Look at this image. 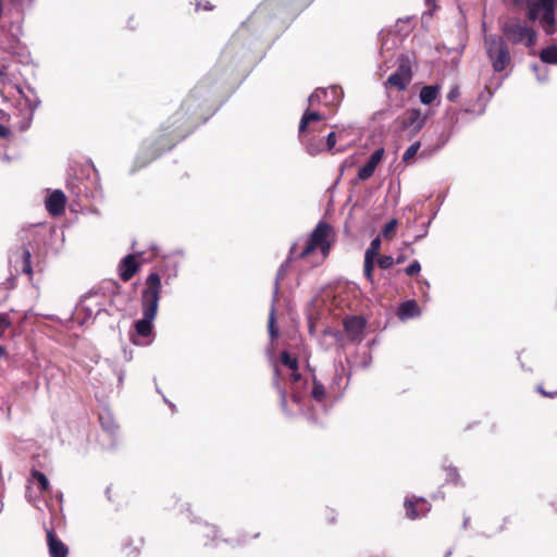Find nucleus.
Masks as SVG:
<instances>
[{
  "mask_svg": "<svg viewBox=\"0 0 557 557\" xmlns=\"http://www.w3.org/2000/svg\"><path fill=\"white\" fill-rule=\"evenodd\" d=\"M420 271H421V265H420L419 261H417V260H414L412 263H410L405 269V273L408 276H414V275L419 274Z\"/></svg>",
  "mask_w": 557,
  "mask_h": 557,
  "instance_id": "37",
  "label": "nucleus"
},
{
  "mask_svg": "<svg viewBox=\"0 0 557 557\" xmlns=\"http://www.w3.org/2000/svg\"><path fill=\"white\" fill-rule=\"evenodd\" d=\"M380 248H381V238L375 237L374 239H372L369 248L366 250L364 257L375 259L379 255Z\"/></svg>",
  "mask_w": 557,
  "mask_h": 557,
  "instance_id": "27",
  "label": "nucleus"
},
{
  "mask_svg": "<svg viewBox=\"0 0 557 557\" xmlns=\"http://www.w3.org/2000/svg\"><path fill=\"white\" fill-rule=\"evenodd\" d=\"M140 269V263L136 255H127L124 257L119 265L120 278L123 282H128Z\"/></svg>",
  "mask_w": 557,
  "mask_h": 557,
  "instance_id": "10",
  "label": "nucleus"
},
{
  "mask_svg": "<svg viewBox=\"0 0 557 557\" xmlns=\"http://www.w3.org/2000/svg\"><path fill=\"white\" fill-rule=\"evenodd\" d=\"M337 137H339V138L343 137L342 131L338 133H335V132L330 133L326 137V141L324 143V149H326L327 151H332L336 145Z\"/></svg>",
  "mask_w": 557,
  "mask_h": 557,
  "instance_id": "32",
  "label": "nucleus"
},
{
  "mask_svg": "<svg viewBox=\"0 0 557 557\" xmlns=\"http://www.w3.org/2000/svg\"><path fill=\"white\" fill-rule=\"evenodd\" d=\"M450 555V553L447 554V557Z\"/></svg>",
  "mask_w": 557,
  "mask_h": 557,
  "instance_id": "48",
  "label": "nucleus"
},
{
  "mask_svg": "<svg viewBox=\"0 0 557 557\" xmlns=\"http://www.w3.org/2000/svg\"><path fill=\"white\" fill-rule=\"evenodd\" d=\"M324 120V115H322L319 112L306 110L301 116L300 123H299V129L298 135L304 136L306 132H314L318 131L313 124L321 122Z\"/></svg>",
  "mask_w": 557,
  "mask_h": 557,
  "instance_id": "13",
  "label": "nucleus"
},
{
  "mask_svg": "<svg viewBox=\"0 0 557 557\" xmlns=\"http://www.w3.org/2000/svg\"><path fill=\"white\" fill-rule=\"evenodd\" d=\"M444 471L446 474L445 481L447 483H451L455 485L460 483V474L456 467H451V466L444 467Z\"/></svg>",
  "mask_w": 557,
  "mask_h": 557,
  "instance_id": "25",
  "label": "nucleus"
},
{
  "mask_svg": "<svg viewBox=\"0 0 557 557\" xmlns=\"http://www.w3.org/2000/svg\"><path fill=\"white\" fill-rule=\"evenodd\" d=\"M144 541L138 539L136 541L131 540L124 544L121 549L122 557H138L140 554V549Z\"/></svg>",
  "mask_w": 557,
  "mask_h": 557,
  "instance_id": "19",
  "label": "nucleus"
},
{
  "mask_svg": "<svg viewBox=\"0 0 557 557\" xmlns=\"http://www.w3.org/2000/svg\"><path fill=\"white\" fill-rule=\"evenodd\" d=\"M484 50L495 73H502L512 67V59L506 39L497 34L484 37Z\"/></svg>",
  "mask_w": 557,
  "mask_h": 557,
  "instance_id": "3",
  "label": "nucleus"
},
{
  "mask_svg": "<svg viewBox=\"0 0 557 557\" xmlns=\"http://www.w3.org/2000/svg\"><path fill=\"white\" fill-rule=\"evenodd\" d=\"M500 30L506 41L512 45L523 44L525 47L531 48L536 44V32L523 24L519 18H510L503 23Z\"/></svg>",
  "mask_w": 557,
  "mask_h": 557,
  "instance_id": "6",
  "label": "nucleus"
},
{
  "mask_svg": "<svg viewBox=\"0 0 557 557\" xmlns=\"http://www.w3.org/2000/svg\"><path fill=\"white\" fill-rule=\"evenodd\" d=\"M398 65L394 73H392L386 81V85L397 90H405L412 79L411 62L408 57L400 55L398 58Z\"/></svg>",
  "mask_w": 557,
  "mask_h": 557,
  "instance_id": "8",
  "label": "nucleus"
},
{
  "mask_svg": "<svg viewBox=\"0 0 557 557\" xmlns=\"http://www.w3.org/2000/svg\"><path fill=\"white\" fill-rule=\"evenodd\" d=\"M5 354V349L3 346L0 345V357H2Z\"/></svg>",
  "mask_w": 557,
  "mask_h": 557,
  "instance_id": "46",
  "label": "nucleus"
},
{
  "mask_svg": "<svg viewBox=\"0 0 557 557\" xmlns=\"http://www.w3.org/2000/svg\"><path fill=\"white\" fill-rule=\"evenodd\" d=\"M536 392L543 397L557 398V386H550L548 389L545 388L544 384L540 383L536 385Z\"/></svg>",
  "mask_w": 557,
  "mask_h": 557,
  "instance_id": "31",
  "label": "nucleus"
},
{
  "mask_svg": "<svg viewBox=\"0 0 557 557\" xmlns=\"http://www.w3.org/2000/svg\"><path fill=\"white\" fill-rule=\"evenodd\" d=\"M15 263L21 261V270L23 273L27 274L29 277L33 275V269L30 264L32 253L29 248L26 245H22L14 252Z\"/></svg>",
  "mask_w": 557,
  "mask_h": 557,
  "instance_id": "14",
  "label": "nucleus"
},
{
  "mask_svg": "<svg viewBox=\"0 0 557 557\" xmlns=\"http://www.w3.org/2000/svg\"><path fill=\"white\" fill-rule=\"evenodd\" d=\"M419 308L414 300H408L400 305L399 315L401 318H411L418 314Z\"/></svg>",
  "mask_w": 557,
  "mask_h": 557,
  "instance_id": "22",
  "label": "nucleus"
},
{
  "mask_svg": "<svg viewBox=\"0 0 557 557\" xmlns=\"http://www.w3.org/2000/svg\"><path fill=\"white\" fill-rule=\"evenodd\" d=\"M383 154H384V149L383 148H379L376 149L372 154L371 157L369 158L368 162L370 164H372L374 168L377 166V164L381 162L382 158H383Z\"/></svg>",
  "mask_w": 557,
  "mask_h": 557,
  "instance_id": "35",
  "label": "nucleus"
},
{
  "mask_svg": "<svg viewBox=\"0 0 557 557\" xmlns=\"http://www.w3.org/2000/svg\"><path fill=\"white\" fill-rule=\"evenodd\" d=\"M131 341L135 344V345H138V341L135 338L134 335H131Z\"/></svg>",
  "mask_w": 557,
  "mask_h": 557,
  "instance_id": "45",
  "label": "nucleus"
},
{
  "mask_svg": "<svg viewBox=\"0 0 557 557\" xmlns=\"http://www.w3.org/2000/svg\"><path fill=\"white\" fill-rule=\"evenodd\" d=\"M66 197L62 190L52 191L46 199V209L48 212L55 216L64 212Z\"/></svg>",
  "mask_w": 557,
  "mask_h": 557,
  "instance_id": "11",
  "label": "nucleus"
},
{
  "mask_svg": "<svg viewBox=\"0 0 557 557\" xmlns=\"http://www.w3.org/2000/svg\"><path fill=\"white\" fill-rule=\"evenodd\" d=\"M376 168H374L372 164H370L368 161L366 162V164H363L359 171H358V177L361 180V181H366L368 178H370L374 171H375Z\"/></svg>",
  "mask_w": 557,
  "mask_h": 557,
  "instance_id": "30",
  "label": "nucleus"
},
{
  "mask_svg": "<svg viewBox=\"0 0 557 557\" xmlns=\"http://www.w3.org/2000/svg\"><path fill=\"white\" fill-rule=\"evenodd\" d=\"M280 360L283 366L287 367L290 370V381L293 383H297L301 380V374L298 371V360L296 357H293L288 351L284 350L281 352Z\"/></svg>",
  "mask_w": 557,
  "mask_h": 557,
  "instance_id": "16",
  "label": "nucleus"
},
{
  "mask_svg": "<svg viewBox=\"0 0 557 557\" xmlns=\"http://www.w3.org/2000/svg\"><path fill=\"white\" fill-rule=\"evenodd\" d=\"M11 134L10 129L4 125L0 124V138H7Z\"/></svg>",
  "mask_w": 557,
  "mask_h": 557,
  "instance_id": "41",
  "label": "nucleus"
},
{
  "mask_svg": "<svg viewBox=\"0 0 557 557\" xmlns=\"http://www.w3.org/2000/svg\"><path fill=\"white\" fill-rule=\"evenodd\" d=\"M366 322L361 317H350L344 321V327L347 333L358 336L362 333Z\"/></svg>",
  "mask_w": 557,
  "mask_h": 557,
  "instance_id": "18",
  "label": "nucleus"
},
{
  "mask_svg": "<svg viewBox=\"0 0 557 557\" xmlns=\"http://www.w3.org/2000/svg\"><path fill=\"white\" fill-rule=\"evenodd\" d=\"M161 276L157 272H151L145 281V288L141 292L143 318L135 322L136 335L148 337L152 334L153 321L158 313Z\"/></svg>",
  "mask_w": 557,
  "mask_h": 557,
  "instance_id": "2",
  "label": "nucleus"
},
{
  "mask_svg": "<svg viewBox=\"0 0 557 557\" xmlns=\"http://www.w3.org/2000/svg\"><path fill=\"white\" fill-rule=\"evenodd\" d=\"M421 147V144L420 141H414L413 144H411L404 152L403 154V161L408 163L410 162L414 156L417 154L418 150L420 149Z\"/></svg>",
  "mask_w": 557,
  "mask_h": 557,
  "instance_id": "26",
  "label": "nucleus"
},
{
  "mask_svg": "<svg viewBox=\"0 0 557 557\" xmlns=\"http://www.w3.org/2000/svg\"><path fill=\"white\" fill-rule=\"evenodd\" d=\"M325 95V89H315L308 98L309 106L311 107L314 106L315 103H319L322 97H324Z\"/></svg>",
  "mask_w": 557,
  "mask_h": 557,
  "instance_id": "33",
  "label": "nucleus"
},
{
  "mask_svg": "<svg viewBox=\"0 0 557 557\" xmlns=\"http://www.w3.org/2000/svg\"><path fill=\"white\" fill-rule=\"evenodd\" d=\"M206 535L211 539H215L218 536V528L213 524L205 525Z\"/></svg>",
  "mask_w": 557,
  "mask_h": 557,
  "instance_id": "39",
  "label": "nucleus"
},
{
  "mask_svg": "<svg viewBox=\"0 0 557 557\" xmlns=\"http://www.w3.org/2000/svg\"><path fill=\"white\" fill-rule=\"evenodd\" d=\"M557 0H527V18L530 22H539L546 35L556 33L555 10Z\"/></svg>",
  "mask_w": 557,
  "mask_h": 557,
  "instance_id": "4",
  "label": "nucleus"
},
{
  "mask_svg": "<svg viewBox=\"0 0 557 557\" xmlns=\"http://www.w3.org/2000/svg\"><path fill=\"white\" fill-rule=\"evenodd\" d=\"M395 263V260L392 256H380L377 258V265L381 268V269H388L391 268L393 264Z\"/></svg>",
  "mask_w": 557,
  "mask_h": 557,
  "instance_id": "34",
  "label": "nucleus"
},
{
  "mask_svg": "<svg viewBox=\"0 0 557 557\" xmlns=\"http://www.w3.org/2000/svg\"><path fill=\"white\" fill-rule=\"evenodd\" d=\"M540 59L542 62L547 64H557V46L550 45L542 49Z\"/></svg>",
  "mask_w": 557,
  "mask_h": 557,
  "instance_id": "21",
  "label": "nucleus"
},
{
  "mask_svg": "<svg viewBox=\"0 0 557 557\" xmlns=\"http://www.w3.org/2000/svg\"><path fill=\"white\" fill-rule=\"evenodd\" d=\"M334 230L325 221H320L313 231L310 233L302 250L297 258L306 259L315 250H320L323 258H326L331 250V238L333 237Z\"/></svg>",
  "mask_w": 557,
  "mask_h": 557,
  "instance_id": "5",
  "label": "nucleus"
},
{
  "mask_svg": "<svg viewBox=\"0 0 557 557\" xmlns=\"http://www.w3.org/2000/svg\"><path fill=\"white\" fill-rule=\"evenodd\" d=\"M374 260L373 258L364 257L363 272L366 278L371 283L373 282Z\"/></svg>",
  "mask_w": 557,
  "mask_h": 557,
  "instance_id": "28",
  "label": "nucleus"
},
{
  "mask_svg": "<svg viewBox=\"0 0 557 557\" xmlns=\"http://www.w3.org/2000/svg\"><path fill=\"white\" fill-rule=\"evenodd\" d=\"M203 9H205V10H212V9H213V5L206 4V5L203 7Z\"/></svg>",
  "mask_w": 557,
  "mask_h": 557,
  "instance_id": "47",
  "label": "nucleus"
},
{
  "mask_svg": "<svg viewBox=\"0 0 557 557\" xmlns=\"http://www.w3.org/2000/svg\"><path fill=\"white\" fill-rule=\"evenodd\" d=\"M12 325L11 320L7 313H0V338L4 332Z\"/></svg>",
  "mask_w": 557,
  "mask_h": 557,
  "instance_id": "36",
  "label": "nucleus"
},
{
  "mask_svg": "<svg viewBox=\"0 0 557 557\" xmlns=\"http://www.w3.org/2000/svg\"><path fill=\"white\" fill-rule=\"evenodd\" d=\"M396 263H403L406 260L404 255H399L396 259H394Z\"/></svg>",
  "mask_w": 557,
  "mask_h": 557,
  "instance_id": "44",
  "label": "nucleus"
},
{
  "mask_svg": "<svg viewBox=\"0 0 557 557\" xmlns=\"http://www.w3.org/2000/svg\"><path fill=\"white\" fill-rule=\"evenodd\" d=\"M313 132H306L304 136H299L300 141L306 146L307 151L311 156H315L324 150V141L317 139Z\"/></svg>",
  "mask_w": 557,
  "mask_h": 557,
  "instance_id": "17",
  "label": "nucleus"
},
{
  "mask_svg": "<svg viewBox=\"0 0 557 557\" xmlns=\"http://www.w3.org/2000/svg\"><path fill=\"white\" fill-rule=\"evenodd\" d=\"M296 251H297V244H294L289 250V257H288L289 260L295 258Z\"/></svg>",
  "mask_w": 557,
  "mask_h": 557,
  "instance_id": "42",
  "label": "nucleus"
},
{
  "mask_svg": "<svg viewBox=\"0 0 557 557\" xmlns=\"http://www.w3.org/2000/svg\"><path fill=\"white\" fill-rule=\"evenodd\" d=\"M311 395L318 401L323 400V398L325 396L324 385L320 381H318L315 376H313V380H312Z\"/></svg>",
  "mask_w": 557,
  "mask_h": 557,
  "instance_id": "24",
  "label": "nucleus"
},
{
  "mask_svg": "<svg viewBox=\"0 0 557 557\" xmlns=\"http://www.w3.org/2000/svg\"><path fill=\"white\" fill-rule=\"evenodd\" d=\"M292 399H293V401H294V403H296V404H299V403H300V400H301L300 396H299L298 394H296V393H293V395H292Z\"/></svg>",
  "mask_w": 557,
  "mask_h": 557,
  "instance_id": "43",
  "label": "nucleus"
},
{
  "mask_svg": "<svg viewBox=\"0 0 557 557\" xmlns=\"http://www.w3.org/2000/svg\"><path fill=\"white\" fill-rule=\"evenodd\" d=\"M269 333L272 338L276 337L278 334V330L275 326L274 310L271 311L270 318H269Z\"/></svg>",
  "mask_w": 557,
  "mask_h": 557,
  "instance_id": "38",
  "label": "nucleus"
},
{
  "mask_svg": "<svg viewBox=\"0 0 557 557\" xmlns=\"http://www.w3.org/2000/svg\"><path fill=\"white\" fill-rule=\"evenodd\" d=\"M207 87L202 83L190 90L169 123L160 127L158 135L152 140L144 143L135 159L137 170L148 165L164 152L172 150L196 127L208 120V110H206L208 101L202 97Z\"/></svg>",
  "mask_w": 557,
  "mask_h": 557,
  "instance_id": "1",
  "label": "nucleus"
},
{
  "mask_svg": "<svg viewBox=\"0 0 557 557\" xmlns=\"http://www.w3.org/2000/svg\"><path fill=\"white\" fill-rule=\"evenodd\" d=\"M47 544L51 557H67V546L55 535L53 530H47Z\"/></svg>",
  "mask_w": 557,
  "mask_h": 557,
  "instance_id": "12",
  "label": "nucleus"
},
{
  "mask_svg": "<svg viewBox=\"0 0 557 557\" xmlns=\"http://www.w3.org/2000/svg\"><path fill=\"white\" fill-rule=\"evenodd\" d=\"M32 478H33L34 481L37 482L38 488L41 492H48L49 491L50 483H49L47 476L42 472H40L38 470H33L32 471Z\"/></svg>",
  "mask_w": 557,
  "mask_h": 557,
  "instance_id": "23",
  "label": "nucleus"
},
{
  "mask_svg": "<svg viewBox=\"0 0 557 557\" xmlns=\"http://www.w3.org/2000/svg\"><path fill=\"white\" fill-rule=\"evenodd\" d=\"M440 87L436 85L424 86L420 90V101L423 104H431L438 96Z\"/></svg>",
  "mask_w": 557,
  "mask_h": 557,
  "instance_id": "20",
  "label": "nucleus"
},
{
  "mask_svg": "<svg viewBox=\"0 0 557 557\" xmlns=\"http://www.w3.org/2000/svg\"><path fill=\"white\" fill-rule=\"evenodd\" d=\"M281 376H282L281 370H280L278 366L275 364L274 370H273L272 384H273V387L278 393L280 406H281L282 410L285 413H288L289 411H288V407H287V392H286V388L281 384Z\"/></svg>",
  "mask_w": 557,
  "mask_h": 557,
  "instance_id": "15",
  "label": "nucleus"
},
{
  "mask_svg": "<svg viewBox=\"0 0 557 557\" xmlns=\"http://www.w3.org/2000/svg\"><path fill=\"white\" fill-rule=\"evenodd\" d=\"M397 224H398L397 220H395V219L387 222L382 230V235L386 239H392L395 236Z\"/></svg>",
  "mask_w": 557,
  "mask_h": 557,
  "instance_id": "29",
  "label": "nucleus"
},
{
  "mask_svg": "<svg viewBox=\"0 0 557 557\" xmlns=\"http://www.w3.org/2000/svg\"><path fill=\"white\" fill-rule=\"evenodd\" d=\"M406 518L417 520L426 517L431 511V504L423 497L410 496L404 502Z\"/></svg>",
  "mask_w": 557,
  "mask_h": 557,
  "instance_id": "9",
  "label": "nucleus"
},
{
  "mask_svg": "<svg viewBox=\"0 0 557 557\" xmlns=\"http://www.w3.org/2000/svg\"><path fill=\"white\" fill-rule=\"evenodd\" d=\"M459 96H460L459 88H458V86H455V87H453V88L448 91V94H447V99H448L449 101H451V102H455V101H457V99L459 98Z\"/></svg>",
  "mask_w": 557,
  "mask_h": 557,
  "instance_id": "40",
  "label": "nucleus"
},
{
  "mask_svg": "<svg viewBox=\"0 0 557 557\" xmlns=\"http://www.w3.org/2000/svg\"><path fill=\"white\" fill-rule=\"evenodd\" d=\"M426 116L420 109H408L398 115L394 123V132L400 138L412 139L423 128Z\"/></svg>",
  "mask_w": 557,
  "mask_h": 557,
  "instance_id": "7",
  "label": "nucleus"
}]
</instances>
